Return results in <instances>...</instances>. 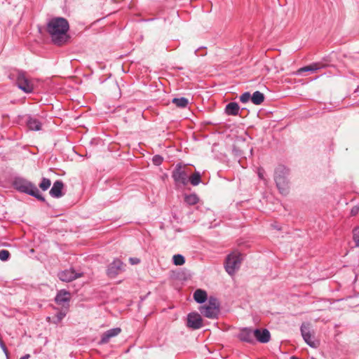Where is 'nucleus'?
<instances>
[{
    "label": "nucleus",
    "mask_w": 359,
    "mask_h": 359,
    "mask_svg": "<svg viewBox=\"0 0 359 359\" xmlns=\"http://www.w3.org/2000/svg\"><path fill=\"white\" fill-rule=\"evenodd\" d=\"M194 299L197 303H205L208 299L207 292L203 290L197 289L194 293Z\"/></svg>",
    "instance_id": "20"
},
{
    "label": "nucleus",
    "mask_w": 359,
    "mask_h": 359,
    "mask_svg": "<svg viewBox=\"0 0 359 359\" xmlns=\"http://www.w3.org/2000/svg\"><path fill=\"white\" fill-rule=\"evenodd\" d=\"M173 264L176 266H181L185 263V258L183 255L177 254L172 257Z\"/></svg>",
    "instance_id": "26"
},
{
    "label": "nucleus",
    "mask_w": 359,
    "mask_h": 359,
    "mask_svg": "<svg viewBox=\"0 0 359 359\" xmlns=\"http://www.w3.org/2000/svg\"><path fill=\"white\" fill-rule=\"evenodd\" d=\"M332 62V57L327 55L323 57L320 62H313L311 65L299 68L295 73L298 76H302L304 72H315L319 69L331 66L330 63Z\"/></svg>",
    "instance_id": "5"
},
{
    "label": "nucleus",
    "mask_w": 359,
    "mask_h": 359,
    "mask_svg": "<svg viewBox=\"0 0 359 359\" xmlns=\"http://www.w3.org/2000/svg\"><path fill=\"white\" fill-rule=\"evenodd\" d=\"M238 339L248 344L255 343V330L250 327H244L241 329L237 335Z\"/></svg>",
    "instance_id": "11"
},
{
    "label": "nucleus",
    "mask_w": 359,
    "mask_h": 359,
    "mask_svg": "<svg viewBox=\"0 0 359 359\" xmlns=\"http://www.w3.org/2000/svg\"><path fill=\"white\" fill-rule=\"evenodd\" d=\"M13 76H15V83L20 90L26 93L33 91V85L26 77L24 72L18 71L15 74H13Z\"/></svg>",
    "instance_id": "8"
},
{
    "label": "nucleus",
    "mask_w": 359,
    "mask_h": 359,
    "mask_svg": "<svg viewBox=\"0 0 359 359\" xmlns=\"http://www.w3.org/2000/svg\"><path fill=\"white\" fill-rule=\"evenodd\" d=\"M257 175H258V177H259V180L264 181V182L265 184H266V180L264 177L265 171H264V168H259L257 169Z\"/></svg>",
    "instance_id": "32"
},
{
    "label": "nucleus",
    "mask_w": 359,
    "mask_h": 359,
    "mask_svg": "<svg viewBox=\"0 0 359 359\" xmlns=\"http://www.w3.org/2000/svg\"><path fill=\"white\" fill-rule=\"evenodd\" d=\"M172 102L178 107L184 108L189 104V100L187 98L184 97H175L172 99Z\"/></svg>",
    "instance_id": "23"
},
{
    "label": "nucleus",
    "mask_w": 359,
    "mask_h": 359,
    "mask_svg": "<svg viewBox=\"0 0 359 359\" xmlns=\"http://www.w3.org/2000/svg\"><path fill=\"white\" fill-rule=\"evenodd\" d=\"M64 188V183L62 180H56L51 187L49 194L55 198H60L63 196L62 189Z\"/></svg>",
    "instance_id": "17"
},
{
    "label": "nucleus",
    "mask_w": 359,
    "mask_h": 359,
    "mask_svg": "<svg viewBox=\"0 0 359 359\" xmlns=\"http://www.w3.org/2000/svg\"><path fill=\"white\" fill-rule=\"evenodd\" d=\"M301 333L304 341L311 348H317L319 343L316 341L311 335L308 325L302 324L301 327Z\"/></svg>",
    "instance_id": "12"
},
{
    "label": "nucleus",
    "mask_w": 359,
    "mask_h": 359,
    "mask_svg": "<svg viewBox=\"0 0 359 359\" xmlns=\"http://www.w3.org/2000/svg\"><path fill=\"white\" fill-rule=\"evenodd\" d=\"M30 357L29 354H26L24 356L21 357L20 359H29Z\"/></svg>",
    "instance_id": "37"
},
{
    "label": "nucleus",
    "mask_w": 359,
    "mask_h": 359,
    "mask_svg": "<svg viewBox=\"0 0 359 359\" xmlns=\"http://www.w3.org/2000/svg\"><path fill=\"white\" fill-rule=\"evenodd\" d=\"M264 100V95L259 90H257L251 95V101L256 105L261 104Z\"/></svg>",
    "instance_id": "21"
},
{
    "label": "nucleus",
    "mask_w": 359,
    "mask_h": 359,
    "mask_svg": "<svg viewBox=\"0 0 359 359\" xmlns=\"http://www.w3.org/2000/svg\"><path fill=\"white\" fill-rule=\"evenodd\" d=\"M199 198L196 194H185L184 202L189 205H194L198 203Z\"/></svg>",
    "instance_id": "22"
},
{
    "label": "nucleus",
    "mask_w": 359,
    "mask_h": 359,
    "mask_svg": "<svg viewBox=\"0 0 359 359\" xmlns=\"http://www.w3.org/2000/svg\"><path fill=\"white\" fill-rule=\"evenodd\" d=\"M55 302L57 304L62 306L64 308H65V306L69 308L70 302L69 292L67 291L66 290H60L57 292L55 297Z\"/></svg>",
    "instance_id": "13"
},
{
    "label": "nucleus",
    "mask_w": 359,
    "mask_h": 359,
    "mask_svg": "<svg viewBox=\"0 0 359 359\" xmlns=\"http://www.w3.org/2000/svg\"><path fill=\"white\" fill-rule=\"evenodd\" d=\"M289 169L283 165H278L274 171V181L279 192L287 195L289 192Z\"/></svg>",
    "instance_id": "3"
},
{
    "label": "nucleus",
    "mask_w": 359,
    "mask_h": 359,
    "mask_svg": "<svg viewBox=\"0 0 359 359\" xmlns=\"http://www.w3.org/2000/svg\"><path fill=\"white\" fill-rule=\"evenodd\" d=\"M125 264L119 259H114L113 262L109 264L107 270V276L111 278H115L118 274L125 270Z\"/></svg>",
    "instance_id": "9"
},
{
    "label": "nucleus",
    "mask_w": 359,
    "mask_h": 359,
    "mask_svg": "<svg viewBox=\"0 0 359 359\" xmlns=\"http://www.w3.org/2000/svg\"><path fill=\"white\" fill-rule=\"evenodd\" d=\"M172 177L177 185L185 186L189 182V171L185 166L177 164L172 171Z\"/></svg>",
    "instance_id": "7"
},
{
    "label": "nucleus",
    "mask_w": 359,
    "mask_h": 359,
    "mask_svg": "<svg viewBox=\"0 0 359 359\" xmlns=\"http://www.w3.org/2000/svg\"><path fill=\"white\" fill-rule=\"evenodd\" d=\"M240 107L237 102H231L225 107V113L229 116H236L238 114Z\"/></svg>",
    "instance_id": "19"
},
{
    "label": "nucleus",
    "mask_w": 359,
    "mask_h": 359,
    "mask_svg": "<svg viewBox=\"0 0 359 359\" xmlns=\"http://www.w3.org/2000/svg\"><path fill=\"white\" fill-rule=\"evenodd\" d=\"M129 261H130V264L133 265L137 264L138 263H140V259L138 258L130 257L129 259Z\"/></svg>",
    "instance_id": "34"
},
{
    "label": "nucleus",
    "mask_w": 359,
    "mask_h": 359,
    "mask_svg": "<svg viewBox=\"0 0 359 359\" xmlns=\"http://www.w3.org/2000/svg\"><path fill=\"white\" fill-rule=\"evenodd\" d=\"M358 212H359V206L355 205L351 208V215L352 216H355L358 213Z\"/></svg>",
    "instance_id": "33"
},
{
    "label": "nucleus",
    "mask_w": 359,
    "mask_h": 359,
    "mask_svg": "<svg viewBox=\"0 0 359 359\" xmlns=\"http://www.w3.org/2000/svg\"><path fill=\"white\" fill-rule=\"evenodd\" d=\"M81 276V273H76L73 269L62 271L58 273V277L63 282H71Z\"/></svg>",
    "instance_id": "14"
},
{
    "label": "nucleus",
    "mask_w": 359,
    "mask_h": 359,
    "mask_svg": "<svg viewBox=\"0 0 359 359\" xmlns=\"http://www.w3.org/2000/svg\"><path fill=\"white\" fill-rule=\"evenodd\" d=\"M13 185L18 191L32 196L40 201L46 202L45 198L40 194L36 185L27 179L16 177L13 180Z\"/></svg>",
    "instance_id": "2"
},
{
    "label": "nucleus",
    "mask_w": 359,
    "mask_h": 359,
    "mask_svg": "<svg viewBox=\"0 0 359 359\" xmlns=\"http://www.w3.org/2000/svg\"><path fill=\"white\" fill-rule=\"evenodd\" d=\"M68 309L69 308H67V306H65V308L63 307L62 310L59 311L55 316V320L53 323L55 324L60 323L66 316Z\"/></svg>",
    "instance_id": "24"
},
{
    "label": "nucleus",
    "mask_w": 359,
    "mask_h": 359,
    "mask_svg": "<svg viewBox=\"0 0 359 359\" xmlns=\"http://www.w3.org/2000/svg\"><path fill=\"white\" fill-rule=\"evenodd\" d=\"M199 311L203 316L208 318H217L219 313V304L216 298L210 297L207 304L200 306Z\"/></svg>",
    "instance_id": "4"
},
{
    "label": "nucleus",
    "mask_w": 359,
    "mask_h": 359,
    "mask_svg": "<svg viewBox=\"0 0 359 359\" xmlns=\"http://www.w3.org/2000/svg\"><path fill=\"white\" fill-rule=\"evenodd\" d=\"M69 28V22L64 18H53L47 25V32L50 35L53 42L57 45H61L67 41Z\"/></svg>",
    "instance_id": "1"
},
{
    "label": "nucleus",
    "mask_w": 359,
    "mask_h": 359,
    "mask_svg": "<svg viewBox=\"0 0 359 359\" xmlns=\"http://www.w3.org/2000/svg\"><path fill=\"white\" fill-rule=\"evenodd\" d=\"M121 332V329L120 327H114L107 330L102 334L100 344H104L108 343L111 338L118 335Z\"/></svg>",
    "instance_id": "16"
},
{
    "label": "nucleus",
    "mask_w": 359,
    "mask_h": 359,
    "mask_svg": "<svg viewBox=\"0 0 359 359\" xmlns=\"http://www.w3.org/2000/svg\"><path fill=\"white\" fill-rule=\"evenodd\" d=\"M1 340H2V339H1V338L0 337V341H1Z\"/></svg>",
    "instance_id": "39"
},
{
    "label": "nucleus",
    "mask_w": 359,
    "mask_h": 359,
    "mask_svg": "<svg viewBox=\"0 0 359 359\" xmlns=\"http://www.w3.org/2000/svg\"><path fill=\"white\" fill-rule=\"evenodd\" d=\"M203 48H205V47H200L198 49H196L195 51H194V54L196 55V56H199V55H206V53H203V54H201V55H198V52L200 49H203Z\"/></svg>",
    "instance_id": "35"
},
{
    "label": "nucleus",
    "mask_w": 359,
    "mask_h": 359,
    "mask_svg": "<svg viewBox=\"0 0 359 359\" xmlns=\"http://www.w3.org/2000/svg\"><path fill=\"white\" fill-rule=\"evenodd\" d=\"M4 346H6V345H5V344L4 343V341H3L2 340H1V341H0V347H1V348H4Z\"/></svg>",
    "instance_id": "38"
},
{
    "label": "nucleus",
    "mask_w": 359,
    "mask_h": 359,
    "mask_svg": "<svg viewBox=\"0 0 359 359\" xmlns=\"http://www.w3.org/2000/svg\"><path fill=\"white\" fill-rule=\"evenodd\" d=\"M189 181L193 186L198 185L201 182V176L199 172H196L194 174L189 176Z\"/></svg>",
    "instance_id": "25"
},
{
    "label": "nucleus",
    "mask_w": 359,
    "mask_h": 359,
    "mask_svg": "<svg viewBox=\"0 0 359 359\" xmlns=\"http://www.w3.org/2000/svg\"><path fill=\"white\" fill-rule=\"evenodd\" d=\"M27 126L29 130L34 131L40 130L41 128V121L38 118L31 116L27 118Z\"/></svg>",
    "instance_id": "18"
},
{
    "label": "nucleus",
    "mask_w": 359,
    "mask_h": 359,
    "mask_svg": "<svg viewBox=\"0 0 359 359\" xmlns=\"http://www.w3.org/2000/svg\"><path fill=\"white\" fill-rule=\"evenodd\" d=\"M152 161H153L154 165H160L163 163V158L160 155H155L152 158Z\"/></svg>",
    "instance_id": "31"
},
{
    "label": "nucleus",
    "mask_w": 359,
    "mask_h": 359,
    "mask_svg": "<svg viewBox=\"0 0 359 359\" xmlns=\"http://www.w3.org/2000/svg\"><path fill=\"white\" fill-rule=\"evenodd\" d=\"M51 185V182L49 179L43 177L41 183L39 184V187L43 191H46Z\"/></svg>",
    "instance_id": "27"
},
{
    "label": "nucleus",
    "mask_w": 359,
    "mask_h": 359,
    "mask_svg": "<svg viewBox=\"0 0 359 359\" xmlns=\"http://www.w3.org/2000/svg\"><path fill=\"white\" fill-rule=\"evenodd\" d=\"M187 326L192 330L202 327L203 322L201 316L196 312H191L187 315Z\"/></svg>",
    "instance_id": "10"
},
{
    "label": "nucleus",
    "mask_w": 359,
    "mask_h": 359,
    "mask_svg": "<svg viewBox=\"0 0 359 359\" xmlns=\"http://www.w3.org/2000/svg\"><path fill=\"white\" fill-rule=\"evenodd\" d=\"M241 254L233 252L229 255L225 261V269L229 275H233L238 271L241 264Z\"/></svg>",
    "instance_id": "6"
},
{
    "label": "nucleus",
    "mask_w": 359,
    "mask_h": 359,
    "mask_svg": "<svg viewBox=\"0 0 359 359\" xmlns=\"http://www.w3.org/2000/svg\"><path fill=\"white\" fill-rule=\"evenodd\" d=\"M271 339V334L266 329H255V341L257 340L260 343H267Z\"/></svg>",
    "instance_id": "15"
},
{
    "label": "nucleus",
    "mask_w": 359,
    "mask_h": 359,
    "mask_svg": "<svg viewBox=\"0 0 359 359\" xmlns=\"http://www.w3.org/2000/svg\"><path fill=\"white\" fill-rule=\"evenodd\" d=\"M250 100H251V94L250 92H245L240 96V101L242 103H247Z\"/></svg>",
    "instance_id": "29"
},
{
    "label": "nucleus",
    "mask_w": 359,
    "mask_h": 359,
    "mask_svg": "<svg viewBox=\"0 0 359 359\" xmlns=\"http://www.w3.org/2000/svg\"><path fill=\"white\" fill-rule=\"evenodd\" d=\"M10 257V252L7 250H0V260L7 261Z\"/></svg>",
    "instance_id": "30"
},
{
    "label": "nucleus",
    "mask_w": 359,
    "mask_h": 359,
    "mask_svg": "<svg viewBox=\"0 0 359 359\" xmlns=\"http://www.w3.org/2000/svg\"><path fill=\"white\" fill-rule=\"evenodd\" d=\"M1 349L4 351V353H5L6 356L8 357V349H7L6 346H4V348H1Z\"/></svg>",
    "instance_id": "36"
},
{
    "label": "nucleus",
    "mask_w": 359,
    "mask_h": 359,
    "mask_svg": "<svg viewBox=\"0 0 359 359\" xmlns=\"http://www.w3.org/2000/svg\"><path fill=\"white\" fill-rule=\"evenodd\" d=\"M353 239L356 246H359V226L353 229Z\"/></svg>",
    "instance_id": "28"
}]
</instances>
